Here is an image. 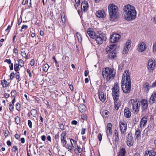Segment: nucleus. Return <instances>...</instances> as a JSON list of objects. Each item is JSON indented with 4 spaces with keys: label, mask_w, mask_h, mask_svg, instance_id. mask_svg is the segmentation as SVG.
I'll use <instances>...</instances> for the list:
<instances>
[{
    "label": "nucleus",
    "mask_w": 156,
    "mask_h": 156,
    "mask_svg": "<svg viewBox=\"0 0 156 156\" xmlns=\"http://www.w3.org/2000/svg\"><path fill=\"white\" fill-rule=\"evenodd\" d=\"M123 17L126 20L131 21L136 18V12L134 6L127 4L123 7Z\"/></svg>",
    "instance_id": "f257e3e1"
},
{
    "label": "nucleus",
    "mask_w": 156,
    "mask_h": 156,
    "mask_svg": "<svg viewBox=\"0 0 156 156\" xmlns=\"http://www.w3.org/2000/svg\"><path fill=\"white\" fill-rule=\"evenodd\" d=\"M131 83L129 76V72L128 70L124 71L121 82L122 90L126 93H129L131 89Z\"/></svg>",
    "instance_id": "f03ea898"
},
{
    "label": "nucleus",
    "mask_w": 156,
    "mask_h": 156,
    "mask_svg": "<svg viewBox=\"0 0 156 156\" xmlns=\"http://www.w3.org/2000/svg\"><path fill=\"white\" fill-rule=\"evenodd\" d=\"M112 95L114 100V107L116 110H117L119 109L121 104L120 103L117 102L119 96V89L117 83L115 84L114 87L112 88Z\"/></svg>",
    "instance_id": "7ed1b4c3"
},
{
    "label": "nucleus",
    "mask_w": 156,
    "mask_h": 156,
    "mask_svg": "<svg viewBox=\"0 0 156 156\" xmlns=\"http://www.w3.org/2000/svg\"><path fill=\"white\" fill-rule=\"evenodd\" d=\"M108 8L111 20L113 21L118 16L119 12L118 7L114 4H112L108 5Z\"/></svg>",
    "instance_id": "20e7f679"
},
{
    "label": "nucleus",
    "mask_w": 156,
    "mask_h": 156,
    "mask_svg": "<svg viewBox=\"0 0 156 156\" xmlns=\"http://www.w3.org/2000/svg\"><path fill=\"white\" fill-rule=\"evenodd\" d=\"M102 76L104 78H106L107 81H109L113 79L115 77V75L113 74L112 69L109 68H106L103 69Z\"/></svg>",
    "instance_id": "39448f33"
},
{
    "label": "nucleus",
    "mask_w": 156,
    "mask_h": 156,
    "mask_svg": "<svg viewBox=\"0 0 156 156\" xmlns=\"http://www.w3.org/2000/svg\"><path fill=\"white\" fill-rule=\"evenodd\" d=\"M140 105H138V102L137 100L131 99L129 102L128 107L129 108H132L134 114H137L140 109Z\"/></svg>",
    "instance_id": "423d86ee"
},
{
    "label": "nucleus",
    "mask_w": 156,
    "mask_h": 156,
    "mask_svg": "<svg viewBox=\"0 0 156 156\" xmlns=\"http://www.w3.org/2000/svg\"><path fill=\"white\" fill-rule=\"evenodd\" d=\"M95 37V39L99 44H102L104 41H106V40L105 35L101 32L96 33Z\"/></svg>",
    "instance_id": "0eeeda50"
},
{
    "label": "nucleus",
    "mask_w": 156,
    "mask_h": 156,
    "mask_svg": "<svg viewBox=\"0 0 156 156\" xmlns=\"http://www.w3.org/2000/svg\"><path fill=\"white\" fill-rule=\"evenodd\" d=\"M155 62V60L154 59L149 60L148 62L147 68L150 73L153 72L156 67V64Z\"/></svg>",
    "instance_id": "6e6552de"
},
{
    "label": "nucleus",
    "mask_w": 156,
    "mask_h": 156,
    "mask_svg": "<svg viewBox=\"0 0 156 156\" xmlns=\"http://www.w3.org/2000/svg\"><path fill=\"white\" fill-rule=\"evenodd\" d=\"M120 129L121 133L125 134L127 129V124L125 121L120 120L119 123Z\"/></svg>",
    "instance_id": "1a4fd4ad"
},
{
    "label": "nucleus",
    "mask_w": 156,
    "mask_h": 156,
    "mask_svg": "<svg viewBox=\"0 0 156 156\" xmlns=\"http://www.w3.org/2000/svg\"><path fill=\"white\" fill-rule=\"evenodd\" d=\"M121 38V36L118 34H113L111 36L110 41L112 43H114L118 42Z\"/></svg>",
    "instance_id": "9d476101"
},
{
    "label": "nucleus",
    "mask_w": 156,
    "mask_h": 156,
    "mask_svg": "<svg viewBox=\"0 0 156 156\" xmlns=\"http://www.w3.org/2000/svg\"><path fill=\"white\" fill-rule=\"evenodd\" d=\"M67 133L66 131L62 132L60 135L61 142L62 144V146L66 147V145L67 144L66 140V135Z\"/></svg>",
    "instance_id": "9b49d317"
},
{
    "label": "nucleus",
    "mask_w": 156,
    "mask_h": 156,
    "mask_svg": "<svg viewBox=\"0 0 156 156\" xmlns=\"http://www.w3.org/2000/svg\"><path fill=\"white\" fill-rule=\"evenodd\" d=\"M127 144L129 146H132L133 144V138L132 136L131 133H128L127 137Z\"/></svg>",
    "instance_id": "f8f14e48"
},
{
    "label": "nucleus",
    "mask_w": 156,
    "mask_h": 156,
    "mask_svg": "<svg viewBox=\"0 0 156 156\" xmlns=\"http://www.w3.org/2000/svg\"><path fill=\"white\" fill-rule=\"evenodd\" d=\"M95 15L97 17L102 18H104L106 16L105 12L104 10H98L96 12Z\"/></svg>",
    "instance_id": "ddd939ff"
},
{
    "label": "nucleus",
    "mask_w": 156,
    "mask_h": 156,
    "mask_svg": "<svg viewBox=\"0 0 156 156\" xmlns=\"http://www.w3.org/2000/svg\"><path fill=\"white\" fill-rule=\"evenodd\" d=\"M87 34L91 38L95 39L96 33H95L92 29H88L87 31Z\"/></svg>",
    "instance_id": "4468645a"
},
{
    "label": "nucleus",
    "mask_w": 156,
    "mask_h": 156,
    "mask_svg": "<svg viewBox=\"0 0 156 156\" xmlns=\"http://www.w3.org/2000/svg\"><path fill=\"white\" fill-rule=\"evenodd\" d=\"M112 125L111 123H109L108 124L107 129L106 130V133L108 137L109 136H110L111 135L112 133Z\"/></svg>",
    "instance_id": "2eb2a0df"
},
{
    "label": "nucleus",
    "mask_w": 156,
    "mask_h": 156,
    "mask_svg": "<svg viewBox=\"0 0 156 156\" xmlns=\"http://www.w3.org/2000/svg\"><path fill=\"white\" fill-rule=\"evenodd\" d=\"M138 48L139 52H142L146 49V45L144 42H142L138 44Z\"/></svg>",
    "instance_id": "dca6fc26"
},
{
    "label": "nucleus",
    "mask_w": 156,
    "mask_h": 156,
    "mask_svg": "<svg viewBox=\"0 0 156 156\" xmlns=\"http://www.w3.org/2000/svg\"><path fill=\"white\" fill-rule=\"evenodd\" d=\"M130 40H128L126 43V44L123 48V51L124 53L126 54L129 51V49L130 48Z\"/></svg>",
    "instance_id": "f3484780"
},
{
    "label": "nucleus",
    "mask_w": 156,
    "mask_h": 156,
    "mask_svg": "<svg viewBox=\"0 0 156 156\" xmlns=\"http://www.w3.org/2000/svg\"><path fill=\"white\" fill-rule=\"evenodd\" d=\"M81 8L82 11H83L84 12L87 11L88 8L87 2L86 1H83L81 3Z\"/></svg>",
    "instance_id": "a211bd4d"
},
{
    "label": "nucleus",
    "mask_w": 156,
    "mask_h": 156,
    "mask_svg": "<svg viewBox=\"0 0 156 156\" xmlns=\"http://www.w3.org/2000/svg\"><path fill=\"white\" fill-rule=\"evenodd\" d=\"M124 113L125 116L127 118H129L131 116V110L128 108L125 109Z\"/></svg>",
    "instance_id": "6ab92c4d"
},
{
    "label": "nucleus",
    "mask_w": 156,
    "mask_h": 156,
    "mask_svg": "<svg viewBox=\"0 0 156 156\" xmlns=\"http://www.w3.org/2000/svg\"><path fill=\"white\" fill-rule=\"evenodd\" d=\"M141 105L143 110H145L147 108L148 105L146 100H143L141 101Z\"/></svg>",
    "instance_id": "aec40b11"
},
{
    "label": "nucleus",
    "mask_w": 156,
    "mask_h": 156,
    "mask_svg": "<svg viewBox=\"0 0 156 156\" xmlns=\"http://www.w3.org/2000/svg\"><path fill=\"white\" fill-rule=\"evenodd\" d=\"M156 101V92H154L151 96L149 102L151 104H153Z\"/></svg>",
    "instance_id": "412c9836"
},
{
    "label": "nucleus",
    "mask_w": 156,
    "mask_h": 156,
    "mask_svg": "<svg viewBox=\"0 0 156 156\" xmlns=\"http://www.w3.org/2000/svg\"><path fill=\"white\" fill-rule=\"evenodd\" d=\"M116 56V53L115 51L113 50L108 55V58L109 59H113Z\"/></svg>",
    "instance_id": "4be33fe9"
},
{
    "label": "nucleus",
    "mask_w": 156,
    "mask_h": 156,
    "mask_svg": "<svg viewBox=\"0 0 156 156\" xmlns=\"http://www.w3.org/2000/svg\"><path fill=\"white\" fill-rule=\"evenodd\" d=\"M79 110L81 113L84 112L86 110L87 108L83 104H80L79 107Z\"/></svg>",
    "instance_id": "5701e85b"
},
{
    "label": "nucleus",
    "mask_w": 156,
    "mask_h": 156,
    "mask_svg": "<svg viewBox=\"0 0 156 156\" xmlns=\"http://www.w3.org/2000/svg\"><path fill=\"white\" fill-rule=\"evenodd\" d=\"M99 97L101 101H104L106 98V95L102 92H100L99 94Z\"/></svg>",
    "instance_id": "b1692460"
},
{
    "label": "nucleus",
    "mask_w": 156,
    "mask_h": 156,
    "mask_svg": "<svg viewBox=\"0 0 156 156\" xmlns=\"http://www.w3.org/2000/svg\"><path fill=\"white\" fill-rule=\"evenodd\" d=\"M147 121V119L146 117H143L141 119L140 122V126L141 127H144Z\"/></svg>",
    "instance_id": "393cba45"
},
{
    "label": "nucleus",
    "mask_w": 156,
    "mask_h": 156,
    "mask_svg": "<svg viewBox=\"0 0 156 156\" xmlns=\"http://www.w3.org/2000/svg\"><path fill=\"white\" fill-rule=\"evenodd\" d=\"M109 112L107 110H104L101 113V115L103 117L107 118L109 116Z\"/></svg>",
    "instance_id": "a878e982"
},
{
    "label": "nucleus",
    "mask_w": 156,
    "mask_h": 156,
    "mask_svg": "<svg viewBox=\"0 0 156 156\" xmlns=\"http://www.w3.org/2000/svg\"><path fill=\"white\" fill-rule=\"evenodd\" d=\"M150 87L149 86V84L147 82L145 83L143 85L144 89L147 92H148Z\"/></svg>",
    "instance_id": "bb28decb"
},
{
    "label": "nucleus",
    "mask_w": 156,
    "mask_h": 156,
    "mask_svg": "<svg viewBox=\"0 0 156 156\" xmlns=\"http://www.w3.org/2000/svg\"><path fill=\"white\" fill-rule=\"evenodd\" d=\"M126 154V150L124 148H122L119 153L118 156H125Z\"/></svg>",
    "instance_id": "cd10ccee"
},
{
    "label": "nucleus",
    "mask_w": 156,
    "mask_h": 156,
    "mask_svg": "<svg viewBox=\"0 0 156 156\" xmlns=\"http://www.w3.org/2000/svg\"><path fill=\"white\" fill-rule=\"evenodd\" d=\"M114 136L115 137L114 140L115 142H118L119 139L118 133L116 130L114 131Z\"/></svg>",
    "instance_id": "c85d7f7f"
},
{
    "label": "nucleus",
    "mask_w": 156,
    "mask_h": 156,
    "mask_svg": "<svg viewBox=\"0 0 156 156\" xmlns=\"http://www.w3.org/2000/svg\"><path fill=\"white\" fill-rule=\"evenodd\" d=\"M30 113L34 117H36L37 114V110L34 109H31L30 111Z\"/></svg>",
    "instance_id": "c756f323"
},
{
    "label": "nucleus",
    "mask_w": 156,
    "mask_h": 156,
    "mask_svg": "<svg viewBox=\"0 0 156 156\" xmlns=\"http://www.w3.org/2000/svg\"><path fill=\"white\" fill-rule=\"evenodd\" d=\"M2 84L3 87H6L9 85V83L5 80H4L2 81Z\"/></svg>",
    "instance_id": "7c9ffc66"
},
{
    "label": "nucleus",
    "mask_w": 156,
    "mask_h": 156,
    "mask_svg": "<svg viewBox=\"0 0 156 156\" xmlns=\"http://www.w3.org/2000/svg\"><path fill=\"white\" fill-rule=\"evenodd\" d=\"M76 35L79 42H81L82 41V36L78 32H77Z\"/></svg>",
    "instance_id": "2f4dec72"
},
{
    "label": "nucleus",
    "mask_w": 156,
    "mask_h": 156,
    "mask_svg": "<svg viewBox=\"0 0 156 156\" xmlns=\"http://www.w3.org/2000/svg\"><path fill=\"white\" fill-rule=\"evenodd\" d=\"M140 129L137 130L135 132V138H138L140 135Z\"/></svg>",
    "instance_id": "473e14b6"
},
{
    "label": "nucleus",
    "mask_w": 156,
    "mask_h": 156,
    "mask_svg": "<svg viewBox=\"0 0 156 156\" xmlns=\"http://www.w3.org/2000/svg\"><path fill=\"white\" fill-rule=\"evenodd\" d=\"M21 55L24 58L26 59L28 58L27 55H26V54L25 51H21Z\"/></svg>",
    "instance_id": "72a5a7b5"
},
{
    "label": "nucleus",
    "mask_w": 156,
    "mask_h": 156,
    "mask_svg": "<svg viewBox=\"0 0 156 156\" xmlns=\"http://www.w3.org/2000/svg\"><path fill=\"white\" fill-rule=\"evenodd\" d=\"M76 148L75 149V151H77L79 153H80L82 152V150L80 148V147H79L78 145H77L76 146V147H75Z\"/></svg>",
    "instance_id": "f704fd0d"
},
{
    "label": "nucleus",
    "mask_w": 156,
    "mask_h": 156,
    "mask_svg": "<svg viewBox=\"0 0 156 156\" xmlns=\"http://www.w3.org/2000/svg\"><path fill=\"white\" fill-rule=\"evenodd\" d=\"M18 62L19 65L21 67H23L24 66V62L21 59H19L18 61Z\"/></svg>",
    "instance_id": "c9c22d12"
},
{
    "label": "nucleus",
    "mask_w": 156,
    "mask_h": 156,
    "mask_svg": "<svg viewBox=\"0 0 156 156\" xmlns=\"http://www.w3.org/2000/svg\"><path fill=\"white\" fill-rule=\"evenodd\" d=\"M70 142H71V144L74 147H76V141L75 140H74L72 139H71L70 140Z\"/></svg>",
    "instance_id": "e433bc0d"
},
{
    "label": "nucleus",
    "mask_w": 156,
    "mask_h": 156,
    "mask_svg": "<svg viewBox=\"0 0 156 156\" xmlns=\"http://www.w3.org/2000/svg\"><path fill=\"white\" fill-rule=\"evenodd\" d=\"M16 91L15 90H12L11 93V94L12 97H14V98L16 95Z\"/></svg>",
    "instance_id": "4c0bfd02"
},
{
    "label": "nucleus",
    "mask_w": 156,
    "mask_h": 156,
    "mask_svg": "<svg viewBox=\"0 0 156 156\" xmlns=\"http://www.w3.org/2000/svg\"><path fill=\"white\" fill-rule=\"evenodd\" d=\"M28 28V27L27 26L25 25H23L22 26L21 29L20 30V32L24 31L26 29H27Z\"/></svg>",
    "instance_id": "58836bf2"
},
{
    "label": "nucleus",
    "mask_w": 156,
    "mask_h": 156,
    "mask_svg": "<svg viewBox=\"0 0 156 156\" xmlns=\"http://www.w3.org/2000/svg\"><path fill=\"white\" fill-rule=\"evenodd\" d=\"M15 121L17 124H20V118L18 116H16L15 119Z\"/></svg>",
    "instance_id": "ea45409f"
},
{
    "label": "nucleus",
    "mask_w": 156,
    "mask_h": 156,
    "mask_svg": "<svg viewBox=\"0 0 156 156\" xmlns=\"http://www.w3.org/2000/svg\"><path fill=\"white\" fill-rule=\"evenodd\" d=\"M20 104L18 102L17 103L16 105V109L18 111H20Z\"/></svg>",
    "instance_id": "a19ab883"
},
{
    "label": "nucleus",
    "mask_w": 156,
    "mask_h": 156,
    "mask_svg": "<svg viewBox=\"0 0 156 156\" xmlns=\"http://www.w3.org/2000/svg\"><path fill=\"white\" fill-rule=\"evenodd\" d=\"M49 67V66L48 64H45L44 65L43 70L45 72H47Z\"/></svg>",
    "instance_id": "79ce46f5"
},
{
    "label": "nucleus",
    "mask_w": 156,
    "mask_h": 156,
    "mask_svg": "<svg viewBox=\"0 0 156 156\" xmlns=\"http://www.w3.org/2000/svg\"><path fill=\"white\" fill-rule=\"evenodd\" d=\"M61 18L62 22L63 23H65L66 22V19L64 14H61Z\"/></svg>",
    "instance_id": "37998d69"
},
{
    "label": "nucleus",
    "mask_w": 156,
    "mask_h": 156,
    "mask_svg": "<svg viewBox=\"0 0 156 156\" xmlns=\"http://www.w3.org/2000/svg\"><path fill=\"white\" fill-rule=\"evenodd\" d=\"M150 156H156V152L153 150L150 151Z\"/></svg>",
    "instance_id": "c03bdc74"
},
{
    "label": "nucleus",
    "mask_w": 156,
    "mask_h": 156,
    "mask_svg": "<svg viewBox=\"0 0 156 156\" xmlns=\"http://www.w3.org/2000/svg\"><path fill=\"white\" fill-rule=\"evenodd\" d=\"M19 65L17 64H15L14 65V70L16 72H17L19 70Z\"/></svg>",
    "instance_id": "a18cd8bd"
},
{
    "label": "nucleus",
    "mask_w": 156,
    "mask_h": 156,
    "mask_svg": "<svg viewBox=\"0 0 156 156\" xmlns=\"http://www.w3.org/2000/svg\"><path fill=\"white\" fill-rule=\"evenodd\" d=\"M76 3L74 4V6L75 8L76 9L77 7H78L80 4V0H77L76 2Z\"/></svg>",
    "instance_id": "49530a36"
},
{
    "label": "nucleus",
    "mask_w": 156,
    "mask_h": 156,
    "mask_svg": "<svg viewBox=\"0 0 156 156\" xmlns=\"http://www.w3.org/2000/svg\"><path fill=\"white\" fill-rule=\"evenodd\" d=\"M59 127L60 129L62 130H64L65 129L64 126L62 123L59 124Z\"/></svg>",
    "instance_id": "de8ad7c7"
},
{
    "label": "nucleus",
    "mask_w": 156,
    "mask_h": 156,
    "mask_svg": "<svg viewBox=\"0 0 156 156\" xmlns=\"http://www.w3.org/2000/svg\"><path fill=\"white\" fill-rule=\"evenodd\" d=\"M9 109L11 112H12L14 110V107L13 106V105L10 104L9 106Z\"/></svg>",
    "instance_id": "09e8293b"
},
{
    "label": "nucleus",
    "mask_w": 156,
    "mask_h": 156,
    "mask_svg": "<svg viewBox=\"0 0 156 156\" xmlns=\"http://www.w3.org/2000/svg\"><path fill=\"white\" fill-rule=\"evenodd\" d=\"M153 52L155 53L156 52V42L154 43L153 46Z\"/></svg>",
    "instance_id": "8fccbe9b"
},
{
    "label": "nucleus",
    "mask_w": 156,
    "mask_h": 156,
    "mask_svg": "<svg viewBox=\"0 0 156 156\" xmlns=\"http://www.w3.org/2000/svg\"><path fill=\"white\" fill-rule=\"evenodd\" d=\"M9 134V131L6 130H5L4 132V135L5 138H6L7 136H8Z\"/></svg>",
    "instance_id": "3c124183"
},
{
    "label": "nucleus",
    "mask_w": 156,
    "mask_h": 156,
    "mask_svg": "<svg viewBox=\"0 0 156 156\" xmlns=\"http://www.w3.org/2000/svg\"><path fill=\"white\" fill-rule=\"evenodd\" d=\"M18 150V148L16 146H14L12 147V151L14 153H16Z\"/></svg>",
    "instance_id": "603ef678"
},
{
    "label": "nucleus",
    "mask_w": 156,
    "mask_h": 156,
    "mask_svg": "<svg viewBox=\"0 0 156 156\" xmlns=\"http://www.w3.org/2000/svg\"><path fill=\"white\" fill-rule=\"evenodd\" d=\"M15 76L14 73L13 72L11 73L10 75V79L12 80L13 79Z\"/></svg>",
    "instance_id": "864d4df0"
},
{
    "label": "nucleus",
    "mask_w": 156,
    "mask_h": 156,
    "mask_svg": "<svg viewBox=\"0 0 156 156\" xmlns=\"http://www.w3.org/2000/svg\"><path fill=\"white\" fill-rule=\"evenodd\" d=\"M28 125L29 127L30 128H31L32 127V123L31 121L30 120H28Z\"/></svg>",
    "instance_id": "5fc2aeb1"
},
{
    "label": "nucleus",
    "mask_w": 156,
    "mask_h": 156,
    "mask_svg": "<svg viewBox=\"0 0 156 156\" xmlns=\"http://www.w3.org/2000/svg\"><path fill=\"white\" fill-rule=\"evenodd\" d=\"M81 118L83 120L87 119V116L85 114H83L81 115Z\"/></svg>",
    "instance_id": "6e6d98bb"
},
{
    "label": "nucleus",
    "mask_w": 156,
    "mask_h": 156,
    "mask_svg": "<svg viewBox=\"0 0 156 156\" xmlns=\"http://www.w3.org/2000/svg\"><path fill=\"white\" fill-rule=\"evenodd\" d=\"M27 4L28 6H30L31 5V0H27Z\"/></svg>",
    "instance_id": "4d7b16f0"
},
{
    "label": "nucleus",
    "mask_w": 156,
    "mask_h": 156,
    "mask_svg": "<svg viewBox=\"0 0 156 156\" xmlns=\"http://www.w3.org/2000/svg\"><path fill=\"white\" fill-rule=\"evenodd\" d=\"M66 147H65L66 148L68 149L69 150H71L72 149V146H70L68 144L66 145Z\"/></svg>",
    "instance_id": "13d9d810"
},
{
    "label": "nucleus",
    "mask_w": 156,
    "mask_h": 156,
    "mask_svg": "<svg viewBox=\"0 0 156 156\" xmlns=\"http://www.w3.org/2000/svg\"><path fill=\"white\" fill-rule=\"evenodd\" d=\"M16 78L17 80V82H19L20 80L21 79L20 78V76L16 75Z\"/></svg>",
    "instance_id": "bf43d9fd"
},
{
    "label": "nucleus",
    "mask_w": 156,
    "mask_h": 156,
    "mask_svg": "<svg viewBox=\"0 0 156 156\" xmlns=\"http://www.w3.org/2000/svg\"><path fill=\"white\" fill-rule=\"evenodd\" d=\"M145 156H150V151H146L145 152Z\"/></svg>",
    "instance_id": "052dcab7"
},
{
    "label": "nucleus",
    "mask_w": 156,
    "mask_h": 156,
    "mask_svg": "<svg viewBox=\"0 0 156 156\" xmlns=\"http://www.w3.org/2000/svg\"><path fill=\"white\" fill-rule=\"evenodd\" d=\"M98 138L99 141H101L102 140V135L101 133H99L98 135Z\"/></svg>",
    "instance_id": "680f3d73"
},
{
    "label": "nucleus",
    "mask_w": 156,
    "mask_h": 156,
    "mask_svg": "<svg viewBox=\"0 0 156 156\" xmlns=\"http://www.w3.org/2000/svg\"><path fill=\"white\" fill-rule=\"evenodd\" d=\"M5 62H6L8 64H9L11 63V61L10 59H6L4 61Z\"/></svg>",
    "instance_id": "e2e57ef3"
},
{
    "label": "nucleus",
    "mask_w": 156,
    "mask_h": 156,
    "mask_svg": "<svg viewBox=\"0 0 156 156\" xmlns=\"http://www.w3.org/2000/svg\"><path fill=\"white\" fill-rule=\"evenodd\" d=\"M28 74H29V76L30 77H31L32 74L30 73V70L29 69H27V70Z\"/></svg>",
    "instance_id": "0e129e2a"
},
{
    "label": "nucleus",
    "mask_w": 156,
    "mask_h": 156,
    "mask_svg": "<svg viewBox=\"0 0 156 156\" xmlns=\"http://www.w3.org/2000/svg\"><path fill=\"white\" fill-rule=\"evenodd\" d=\"M77 123V121L75 120H73L71 122V124L72 125H76Z\"/></svg>",
    "instance_id": "69168bd1"
},
{
    "label": "nucleus",
    "mask_w": 156,
    "mask_h": 156,
    "mask_svg": "<svg viewBox=\"0 0 156 156\" xmlns=\"http://www.w3.org/2000/svg\"><path fill=\"white\" fill-rule=\"evenodd\" d=\"M86 130V129L85 128H82V129L81 131V134L83 135L85 133V131Z\"/></svg>",
    "instance_id": "338daca9"
},
{
    "label": "nucleus",
    "mask_w": 156,
    "mask_h": 156,
    "mask_svg": "<svg viewBox=\"0 0 156 156\" xmlns=\"http://www.w3.org/2000/svg\"><path fill=\"white\" fill-rule=\"evenodd\" d=\"M46 136L44 135L41 136V139L44 141L46 140Z\"/></svg>",
    "instance_id": "774afa93"
}]
</instances>
